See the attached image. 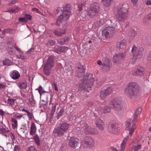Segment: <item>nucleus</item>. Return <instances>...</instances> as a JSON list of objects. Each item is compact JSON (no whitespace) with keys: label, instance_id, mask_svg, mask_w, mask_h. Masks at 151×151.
<instances>
[{"label":"nucleus","instance_id":"1","mask_svg":"<svg viewBox=\"0 0 151 151\" xmlns=\"http://www.w3.org/2000/svg\"><path fill=\"white\" fill-rule=\"evenodd\" d=\"M94 81L93 75L89 73H87L83 77V80L79 85V90L88 91L87 89L91 88L93 85Z\"/></svg>","mask_w":151,"mask_h":151},{"label":"nucleus","instance_id":"2","mask_svg":"<svg viewBox=\"0 0 151 151\" xmlns=\"http://www.w3.org/2000/svg\"><path fill=\"white\" fill-rule=\"evenodd\" d=\"M125 94L130 98L136 96L139 93V89L138 84L135 83H129L125 89Z\"/></svg>","mask_w":151,"mask_h":151},{"label":"nucleus","instance_id":"3","mask_svg":"<svg viewBox=\"0 0 151 151\" xmlns=\"http://www.w3.org/2000/svg\"><path fill=\"white\" fill-rule=\"evenodd\" d=\"M128 6L127 4H124L121 6H117L116 17L118 20L123 22L126 19L127 17Z\"/></svg>","mask_w":151,"mask_h":151},{"label":"nucleus","instance_id":"4","mask_svg":"<svg viewBox=\"0 0 151 151\" xmlns=\"http://www.w3.org/2000/svg\"><path fill=\"white\" fill-rule=\"evenodd\" d=\"M100 9V5L99 4L95 2L93 3L90 8L87 10L88 15L90 17H96L95 19L99 20V12Z\"/></svg>","mask_w":151,"mask_h":151},{"label":"nucleus","instance_id":"5","mask_svg":"<svg viewBox=\"0 0 151 151\" xmlns=\"http://www.w3.org/2000/svg\"><path fill=\"white\" fill-rule=\"evenodd\" d=\"M110 104L113 106L114 110L117 111L121 110L123 109L122 102L116 98L112 99L110 102Z\"/></svg>","mask_w":151,"mask_h":151},{"label":"nucleus","instance_id":"6","mask_svg":"<svg viewBox=\"0 0 151 151\" xmlns=\"http://www.w3.org/2000/svg\"><path fill=\"white\" fill-rule=\"evenodd\" d=\"M114 28L108 27L102 31V35L103 37L109 39L111 37L114 32Z\"/></svg>","mask_w":151,"mask_h":151},{"label":"nucleus","instance_id":"7","mask_svg":"<svg viewBox=\"0 0 151 151\" xmlns=\"http://www.w3.org/2000/svg\"><path fill=\"white\" fill-rule=\"evenodd\" d=\"M68 145L72 148L78 150L81 147L78 139L74 137H71L69 140Z\"/></svg>","mask_w":151,"mask_h":151},{"label":"nucleus","instance_id":"8","mask_svg":"<svg viewBox=\"0 0 151 151\" xmlns=\"http://www.w3.org/2000/svg\"><path fill=\"white\" fill-rule=\"evenodd\" d=\"M143 50V49L142 47L139 48L137 50V47L135 45H134L132 47V52L134 57L137 58H140L142 57Z\"/></svg>","mask_w":151,"mask_h":151},{"label":"nucleus","instance_id":"9","mask_svg":"<svg viewBox=\"0 0 151 151\" xmlns=\"http://www.w3.org/2000/svg\"><path fill=\"white\" fill-rule=\"evenodd\" d=\"M71 7L70 4H67L63 7L62 13L61 14L65 17L66 19H68L70 15L72 14Z\"/></svg>","mask_w":151,"mask_h":151},{"label":"nucleus","instance_id":"10","mask_svg":"<svg viewBox=\"0 0 151 151\" xmlns=\"http://www.w3.org/2000/svg\"><path fill=\"white\" fill-rule=\"evenodd\" d=\"M86 66L85 65L80 64L78 66L77 69L75 72V75L78 78H81L83 76L85 73Z\"/></svg>","mask_w":151,"mask_h":151},{"label":"nucleus","instance_id":"11","mask_svg":"<svg viewBox=\"0 0 151 151\" xmlns=\"http://www.w3.org/2000/svg\"><path fill=\"white\" fill-rule=\"evenodd\" d=\"M112 91V88L111 87H109L106 89L101 90L100 93L101 98L103 99H104L107 96L111 94Z\"/></svg>","mask_w":151,"mask_h":151},{"label":"nucleus","instance_id":"12","mask_svg":"<svg viewBox=\"0 0 151 151\" xmlns=\"http://www.w3.org/2000/svg\"><path fill=\"white\" fill-rule=\"evenodd\" d=\"M83 129L84 132L86 134H95L98 133V131L96 129L88 126H84Z\"/></svg>","mask_w":151,"mask_h":151},{"label":"nucleus","instance_id":"13","mask_svg":"<svg viewBox=\"0 0 151 151\" xmlns=\"http://www.w3.org/2000/svg\"><path fill=\"white\" fill-rule=\"evenodd\" d=\"M84 144L90 148L93 147L94 145V142L93 138L89 136L85 137L83 140Z\"/></svg>","mask_w":151,"mask_h":151},{"label":"nucleus","instance_id":"14","mask_svg":"<svg viewBox=\"0 0 151 151\" xmlns=\"http://www.w3.org/2000/svg\"><path fill=\"white\" fill-rule=\"evenodd\" d=\"M124 54L123 53L116 54L113 57L114 62L116 63H118L119 61L124 59Z\"/></svg>","mask_w":151,"mask_h":151},{"label":"nucleus","instance_id":"15","mask_svg":"<svg viewBox=\"0 0 151 151\" xmlns=\"http://www.w3.org/2000/svg\"><path fill=\"white\" fill-rule=\"evenodd\" d=\"M144 70L145 69L143 67L139 66L133 72L132 74L135 76H141L144 74Z\"/></svg>","mask_w":151,"mask_h":151},{"label":"nucleus","instance_id":"16","mask_svg":"<svg viewBox=\"0 0 151 151\" xmlns=\"http://www.w3.org/2000/svg\"><path fill=\"white\" fill-rule=\"evenodd\" d=\"M128 139V136H127L126 138H124L121 145V149H120L117 150L116 148L112 147L111 148L112 150L113 151H124L125 148L126 142Z\"/></svg>","mask_w":151,"mask_h":151},{"label":"nucleus","instance_id":"17","mask_svg":"<svg viewBox=\"0 0 151 151\" xmlns=\"http://www.w3.org/2000/svg\"><path fill=\"white\" fill-rule=\"evenodd\" d=\"M127 45V41L124 39L121 40L120 42H118L116 43V47L119 50L123 49L125 48Z\"/></svg>","mask_w":151,"mask_h":151},{"label":"nucleus","instance_id":"18","mask_svg":"<svg viewBox=\"0 0 151 151\" xmlns=\"http://www.w3.org/2000/svg\"><path fill=\"white\" fill-rule=\"evenodd\" d=\"M119 128V125L116 124H113L109 125L108 129L111 133H114L116 132Z\"/></svg>","mask_w":151,"mask_h":151},{"label":"nucleus","instance_id":"19","mask_svg":"<svg viewBox=\"0 0 151 151\" xmlns=\"http://www.w3.org/2000/svg\"><path fill=\"white\" fill-rule=\"evenodd\" d=\"M65 17V16L61 14L58 16L56 21V24L57 26L58 27L60 26L61 24L63 21H66L68 19H66Z\"/></svg>","mask_w":151,"mask_h":151},{"label":"nucleus","instance_id":"20","mask_svg":"<svg viewBox=\"0 0 151 151\" xmlns=\"http://www.w3.org/2000/svg\"><path fill=\"white\" fill-rule=\"evenodd\" d=\"M142 111V108L141 107L138 108L135 111L134 116V119L132 120V122L134 123V125H135V123L137 121V119L138 117V114H139Z\"/></svg>","mask_w":151,"mask_h":151},{"label":"nucleus","instance_id":"21","mask_svg":"<svg viewBox=\"0 0 151 151\" xmlns=\"http://www.w3.org/2000/svg\"><path fill=\"white\" fill-rule=\"evenodd\" d=\"M53 132L58 136H61L63 135L65 132L60 127H58L56 128L55 129Z\"/></svg>","mask_w":151,"mask_h":151},{"label":"nucleus","instance_id":"22","mask_svg":"<svg viewBox=\"0 0 151 151\" xmlns=\"http://www.w3.org/2000/svg\"><path fill=\"white\" fill-rule=\"evenodd\" d=\"M130 125L131 124L130 122L128 121H127L126 124V127L125 129L127 130H130L129 132V134L130 135V136L131 137L134 131V129L135 127H134V128L133 127V128H132L131 129H130L129 127L130 126Z\"/></svg>","mask_w":151,"mask_h":151},{"label":"nucleus","instance_id":"23","mask_svg":"<svg viewBox=\"0 0 151 151\" xmlns=\"http://www.w3.org/2000/svg\"><path fill=\"white\" fill-rule=\"evenodd\" d=\"M96 124V126L101 130L102 131L104 128V124L101 119H99Z\"/></svg>","mask_w":151,"mask_h":151},{"label":"nucleus","instance_id":"24","mask_svg":"<svg viewBox=\"0 0 151 151\" xmlns=\"http://www.w3.org/2000/svg\"><path fill=\"white\" fill-rule=\"evenodd\" d=\"M16 100L14 99H8L5 102V104L7 106H12L17 104Z\"/></svg>","mask_w":151,"mask_h":151},{"label":"nucleus","instance_id":"25","mask_svg":"<svg viewBox=\"0 0 151 151\" xmlns=\"http://www.w3.org/2000/svg\"><path fill=\"white\" fill-rule=\"evenodd\" d=\"M54 57L53 56H50L48 58L46 63L45 65H47V66H50L51 65V67H52L53 66Z\"/></svg>","mask_w":151,"mask_h":151},{"label":"nucleus","instance_id":"26","mask_svg":"<svg viewBox=\"0 0 151 151\" xmlns=\"http://www.w3.org/2000/svg\"><path fill=\"white\" fill-rule=\"evenodd\" d=\"M69 126V124L66 123L64 122L61 124H60V127L65 132L68 130Z\"/></svg>","mask_w":151,"mask_h":151},{"label":"nucleus","instance_id":"27","mask_svg":"<svg viewBox=\"0 0 151 151\" xmlns=\"http://www.w3.org/2000/svg\"><path fill=\"white\" fill-rule=\"evenodd\" d=\"M10 76L13 79H16L20 77V74L17 71L15 70L11 73Z\"/></svg>","mask_w":151,"mask_h":151},{"label":"nucleus","instance_id":"28","mask_svg":"<svg viewBox=\"0 0 151 151\" xmlns=\"http://www.w3.org/2000/svg\"><path fill=\"white\" fill-rule=\"evenodd\" d=\"M69 40V37H66L58 40V43L60 45H63L64 44L65 42H68Z\"/></svg>","mask_w":151,"mask_h":151},{"label":"nucleus","instance_id":"29","mask_svg":"<svg viewBox=\"0 0 151 151\" xmlns=\"http://www.w3.org/2000/svg\"><path fill=\"white\" fill-rule=\"evenodd\" d=\"M51 68V65L48 66L47 65H45L44 67V71L45 75L49 76L50 74V70Z\"/></svg>","mask_w":151,"mask_h":151},{"label":"nucleus","instance_id":"30","mask_svg":"<svg viewBox=\"0 0 151 151\" xmlns=\"http://www.w3.org/2000/svg\"><path fill=\"white\" fill-rule=\"evenodd\" d=\"M7 48L14 47L15 49L16 50H17L19 52H22V51L20 48H19L15 45H13V44L11 42H8L7 43Z\"/></svg>","mask_w":151,"mask_h":151},{"label":"nucleus","instance_id":"31","mask_svg":"<svg viewBox=\"0 0 151 151\" xmlns=\"http://www.w3.org/2000/svg\"><path fill=\"white\" fill-rule=\"evenodd\" d=\"M19 87L20 88L25 89L27 87V83L25 80L20 81L19 83Z\"/></svg>","mask_w":151,"mask_h":151},{"label":"nucleus","instance_id":"32","mask_svg":"<svg viewBox=\"0 0 151 151\" xmlns=\"http://www.w3.org/2000/svg\"><path fill=\"white\" fill-rule=\"evenodd\" d=\"M36 127L34 123H32L30 127V134L33 135L36 132Z\"/></svg>","mask_w":151,"mask_h":151},{"label":"nucleus","instance_id":"33","mask_svg":"<svg viewBox=\"0 0 151 151\" xmlns=\"http://www.w3.org/2000/svg\"><path fill=\"white\" fill-rule=\"evenodd\" d=\"M57 104H55L54 106L52 107V110L50 115V119H52L53 117L55 111L56 106Z\"/></svg>","mask_w":151,"mask_h":151},{"label":"nucleus","instance_id":"34","mask_svg":"<svg viewBox=\"0 0 151 151\" xmlns=\"http://www.w3.org/2000/svg\"><path fill=\"white\" fill-rule=\"evenodd\" d=\"M136 35L137 33L136 31L133 29H131L129 33V36L132 38H133L136 36Z\"/></svg>","mask_w":151,"mask_h":151},{"label":"nucleus","instance_id":"35","mask_svg":"<svg viewBox=\"0 0 151 151\" xmlns=\"http://www.w3.org/2000/svg\"><path fill=\"white\" fill-rule=\"evenodd\" d=\"M35 142L36 144L38 146H39L40 145V140L38 135L36 134L33 137Z\"/></svg>","mask_w":151,"mask_h":151},{"label":"nucleus","instance_id":"36","mask_svg":"<svg viewBox=\"0 0 151 151\" xmlns=\"http://www.w3.org/2000/svg\"><path fill=\"white\" fill-rule=\"evenodd\" d=\"M104 5L106 6H109L111 4L112 0H101Z\"/></svg>","mask_w":151,"mask_h":151},{"label":"nucleus","instance_id":"37","mask_svg":"<svg viewBox=\"0 0 151 151\" xmlns=\"http://www.w3.org/2000/svg\"><path fill=\"white\" fill-rule=\"evenodd\" d=\"M3 64L4 65H12V62L9 59H6L2 61Z\"/></svg>","mask_w":151,"mask_h":151},{"label":"nucleus","instance_id":"38","mask_svg":"<svg viewBox=\"0 0 151 151\" xmlns=\"http://www.w3.org/2000/svg\"><path fill=\"white\" fill-rule=\"evenodd\" d=\"M111 110V107L108 106H105L103 110V112L105 114L110 112Z\"/></svg>","mask_w":151,"mask_h":151},{"label":"nucleus","instance_id":"39","mask_svg":"<svg viewBox=\"0 0 151 151\" xmlns=\"http://www.w3.org/2000/svg\"><path fill=\"white\" fill-rule=\"evenodd\" d=\"M28 19V14L26 15V17H21L19 18V21L23 22H27Z\"/></svg>","mask_w":151,"mask_h":151},{"label":"nucleus","instance_id":"40","mask_svg":"<svg viewBox=\"0 0 151 151\" xmlns=\"http://www.w3.org/2000/svg\"><path fill=\"white\" fill-rule=\"evenodd\" d=\"M31 98H29V105H30L32 106H33L35 105V101L33 99L32 95L31 96Z\"/></svg>","mask_w":151,"mask_h":151},{"label":"nucleus","instance_id":"41","mask_svg":"<svg viewBox=\"0 0 151 151\" xmlns=\"http://www.w3.org/2000/svg\"><path fill=\"white\" fill-rule=\"evenodd\" d=\"M60 46L58 45H56L54 47V51L56 53L59 54L60 53Z\"/></svg>","mask_w":151,"mask_h":151},{"label":"nucleus","instance_id":"42","mask_svg":"<svg viewBox=\"0 0 151 151\" xmlns=\"http://www.w3.org/2000/svg\"><path fill=\"white\" fill-rule=\"evenodd\" d=\"M6 49L9 53L11 55H13L15 54V51L13 49V47Z\"/></svg>","mask_w":151,"mask_h":151},{"label":"nucleus","instance_id":"43","mask_svg":"<svg viewBox=\"0 0 151 151\" xmlns=\"http://www.w3.org/2000/svg\"><path fill=\"white\" fill-rule=\"evenodd\" d=\"M60 53L61 52H65L68 49V47L66 46H60Z\"/></svg>","mask_w":151,"mask_h":151},{"label":"nucleus","instance_id":"44","mask_svg":"<svg viewBox=\"0 0 151 151\" xmlns=\"http://www.w3.org/2000/svg\"><path fill=\"white\" fill-rule=\"evenodd\" d=\"M64 112V109H62L60 110L58 112V115L57 116V119H58L62 116V114H63Z\"/></svg>","mask_w":151,"mask_h":151},{"label":"nucleus","instance_id":"45","mask_svg":"<svg viewBox=\"0 0 151 151\" xmlns=\"http://www.w3.org/2000/svg\"><path fill=\"white\" fill-rule=\"evenodd\" d=\"M110 64H103V69H105L106 71H108L110 69Z\"/></svg>","mask_w":151,"mask_h":151},{"label":"nucleus","instance_id":"46","mask_svg":"<svg viewBox=\"0 0 151 151\" xmlns=\"http://www.w3.org/2000/svg\"><path fill=\"white\" fill-rule=\"evenodd\" d=\"M19 11V9L17 7H14L9 10V11L10 13H14L17 12Z\"/></svg>","mask_w":151,"mask_h":151},{"label":"nucleus","instance_id":"47","mask_svg":"<svg viewBox=\"0 0 151 151\" xmlns=\"http://www.w3.org/2000/svg\"><path fill=\"white\" fill-rule=\"evenodd\" d=\"M103 64H110V60L109 58H104L103 59Z\"/></svg>","mask_w":151,"mask_h":151},{"label":"nucleus","instance_id":"48","mask_svg":"<svg viewBox=\"0 0 151 151\" xmlns=\"http://www.w3.org/2000/svg\"><path fill=\"white\" fill-rule=\"evenodd\" d=\"M12 121L13 126H14V127H16L17 126V120L14 119L12 118Z\"/></svg>","mask_w":151,"mask_h":151},{"label":"nucleus","instance_id":"49","mask_svg":"<svg viewBox=\"0 0 151 151\" xmlns=\"http://www.w3.org/2000/svg\"><path fill=\"white\" fill-rule=\"evenodd\" d=\"M56 43V42L55 40H49L47 42V44H49L50 45L52 46Z\"/></svg>","mask_w":151,"mask_h":151},{"label":"nucleus","instance_id":"50","mask_svg":"<svg viewBox=\"0 0 151 151\" xmlns=\"http://www.w3.org/2000/svg\"><path fill=\"white\" fill-rule=\"evenodd\" d=\"M7 132V131L5 128H2L0 129V133L6 136L5 133Z\"/></svg>","mask_w":151,"mask_h":151},{"label":"nucleus","instance_id":"51","mask_svg":"<svg viewBox=\"0 0 151 151\" xmlns=\"http://www.w3.org/2000/svg\"><path fill=\"white\" fill-rule=\"evenodd\" d=\"M37 89L40 95H41L42 94L44 93L45 92V91L43 90V88L41 86H39Z\"/></svg>","mask_w":151,"mask_h":151},{"label":"nucleus","instance_id":"52","mask_svg":"<svg viewBox=\"0 0 151 151\" xmlns=\"http://www.w3.org/2000/svg\"><path fill=\"white\" fill-rule=\"evenodd\" d=\"M104 82V81L103 80H101L100 81H99L97 82L96 85V86L97 87H99L100 86H101L102 84H103Z\"/></svg>","mask_w":151,"mask_h":151},{"label":"nucleus","instance_id":"53","mask_svg":"<svg viewBox=\"0 0 151 151\" xmlns=\"http://www.w3.org/2000/svg\"><path fill=\"white\" fill-rule=\"evenodd\" d=\"M142 147V145L141 144L137 146H135L134 151H138V150L141 149Z\"/></svg>","mask_w":151,"mask_h":151},{"label":"nucleus","instance_id":"54","mask_svg":"<svg viewBox=\"0 0 151 151\" xmlns=\"http://www.w3.org/2000/svg\"><path fill=\"white\" fill-rule=\"evenodd\" d=\"M20 150V147L18 145H16L14 146V151H19Z\"/></svg>","mask_w":151,"mask_h":151},{"label":"nucleus","instance_id":"55","mask_svg":"<svg viewBox=\"0 0 151 151\" xmlns=\"http://www.w3.org/2000/svg\"><path fill=\"white\" fill-rule=\"evenodd\" d=\"M10 29L9 28H7L4 29L2 31V34L5 35L6 33H8L10 32Z\"/></svg>","mask_w":151,"mask_h":151},{"label":"nucleus","instance_id":"56","mask_svg":"<svg viewBox=\"0 0 151 151\" xmlns=\"http://www.w3.org/2000/svg\"><path fill=\"white\" fill-rule=\"evenodd\" d=\"M84 3L83 4L78 5V10L79 11H81L82 10V7L83 6H84Z\"/></svg>","mask_w":151,"mask_h":151},{"label":"nucleus","instance_id":"57","mask_svg":"<svg viewBox=\"0 0 151 151\" xmlns=\"http://www.w3.org/2000/svg\"><path fill=\"white\" fill-rule=\"evenodd\" d=\"M53 33L58 37L61 36L60 32L56 30H55L53 32Z\"/></svg>","mask_w":151,"mask_h":151},{"label":"nucleus","instance_id":"58","mask_svg":"<svg viewBox=\"0 0 151 151\" xmlns=\"http://www.w3.org/2000/svg\"><path fill=\"white\" fill-rule=\"evenodd\" d=\"M29 151H37V150L34 146H32L29 147Z\"/></svg>","mask_w":151,"mask_h":151},{"label":"nucleus","instance_id":"59","mask_svg":"<svg viewBox=\"0 0 151 151\" xmlns=\"http://www.w3.org/2000/svg\"><path fill=\"white\" fill-rule=\"evenodd\" d=\"M150 18H148V16H146L144 19V24H146L147 22L149 20Z\"/></svg>","mask_w":151,"mask_h":151},{"label":"nucleus","instance_id":"60","mask_svg":"<svg viewBox=\"0 0 151 151\" xmlns=\"http://www.w3.org/2000/svg\"><path fill=\"white\" fill-rule=\"evenodd\" d=\"M10 136L11 137L12 142H13L14 140L15 139V135L13 133H12L10 135Z\"/></svg>","mask_w":151,"mask_h":151},{"label":"nucleus","instance_id":"61","mask_svg":"<svg viewBox=\"0 0 151 151\" xmlns=\"http://www.w3.org/2000/svg\"><path fill=\"white\" fill-rule=\"evenodd\" d=\"M16 56L17 58L19 59H20L22 60H23L24 59V57L21 55H16Z\"/></svg>","mask_w":151,"mask_h":151},{"label":"nucleus","instance_id":"62","mask_svg":"<svg viewBox=\"0 0 151 151\" xmlns=\"http://www.w3.org/2000/svg\"><path fill=\"white\" fill-rule=\"evenodd\" d=\"M20 110L23 112L26 113L27 114V115L28 116V111L24 109H21Z\"/></svg>","mask_w":151,"mask_h":151},{"label":"nucleus","instance_id":"63","mask_svg":"<svg viewBox=\"0 0 151 151\" xmlns=\"http://www.w3.org/2000/svg\"><path fill=\"white\" fill-rule=\"evenodd\" d=\"M59 32L61 36L62 35L65 34L66 32L65 30L62 29L60 30Z\"/></svg>","mask_w":151,"mask_h":151},{"label":"nucleus","instance_id":"64","mask_svg":"<svg viewBox=\"0 0 151 151\" xmlns=\"http://www.w3.org/2000/svg\"><path fill=\"white\" fill-rule=\"evenodd\" d=\"M147 59L148 60H151V51L149 52V53L147 56Z\"/></svg>","mask_w":151,"mask_h":151}]
</instances>
